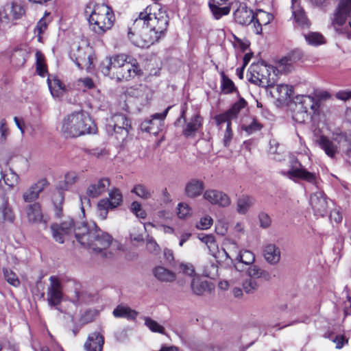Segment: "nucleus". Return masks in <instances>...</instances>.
I'll list each match as a JSON object with an SVG mask.
<instances>
[{"label": "nucleus", "instance_id": "obj_1", "mask_svg": "<svg viewBox=\"0 0 351 351\" xmlns=\"http://www.w3.org/2000/svg\"><path fill=\"white\" fill-rule=\"evenodd\" d=\"M75 238L82 245L90 248L101 258L112 257L119 246L110 234L97 229L95 224L88 226L82 223V227L75 230Z\"/></svg>", "mask_w": 351, "mask_h": 351}, {"label": "nucleus", "instance_id": "obj_2", "mask_svg": "<svg viewBox=\"0 0 351 351\" xmlns=\"http://www.w3.org/2000/svg\"><path fill=\"white\" fill-rule=\"evenodd\" d=\"M99 69L105 76L117 82L128 81L143 74L136 60L125 53L107 57Z\"/></svg>", "mask_w": 351, "mask_h": 351}, {"label": "nucleus", "instance_id": "obj_3", "mask_svg": "<svg viewBox=\"0 0 351 351\" xmlns=\"http://www.w3.org/2000/svg\"><path fill=\"white\" fill-rule=\"evenodd\" d=\"M96 132L95 123L88 114L82 110L67 114L61 122L60 132L66 138L95 134Z\"/></svg>", "mask_w": 351, "mask_h": 351}, {"label": "nucleus", "instance_id": "obj_4", "mask_svg": "<svg viewBox=\"0 0 351 351\" xmlns=\"http://www.w3.org/2000/svg\"><path fill=\"white\" fill-rule=\"evenodd\" d=\"M295 61L294 54H289L282 58L278 64V71L284 73L291 72L293 69V63ZM276 69L271 66L257 65L251 73L249 81L262 87H272L277 82L278 75Z\"/></svg>", "mask_w": 351, "mask_h": 351}, {"label": "nucleus", "instance_id": "obj_5", "mask_svg": "<svg viewBox=\"0 0 351 351\" xmlns=\"http://www.w3.org/2000/svg\"><path fill=\"white\" fill-rule=\"evenodd\" d=\"M84 13L90 28L97 34H103L114 24L115 18L113 11L105 4L90 1L86 5Z\"/></svg>", "mask_w": 351, "mask_h": 351}, {"label": "nucleus", "instance_id": "obj_6", "mask_svg": "<svg viewBox=\"0 0 351 351\" xmlns=\"http://www.w3.org/2000/svg\"><path fill=\"white\" fill-rule=\"evenodd\" d=\"M332 25L340 35L351 38V0H340L332 19Z\"/></svg>", "mask_w": 351, "mask_h": 351}, {"label": "nucleus", "instance_id": "obj_7", "mask_svg": "<svg viewBox=\"0 0 351 351\" xmlns=\"http://www.w3.org/2000/svg\"><path fill=\"white\" fill-rule=\"evenodd\" d=\"M136 26L145 25L151 30L161 36L167 29L168 25L167 15L163 12H159L158 14L147 12V8L144 12L139 14L135 20Z\"/></svg>", "mask_w": 351, "mask_h": 351}, {"label": "nucleus", "instance_id": "obj_8", "mask_svg": "<svg viewBox=\"0 0 351 351\" xmlns=\"http://www.w3.org/2000/svg\"><path fill=\"white\" fill-rule=\"evenodd\" d=\"M161 36L150 29L145 25L136 26L135 21L133 26L129 29L128 37L132 43L141 48H147L158 41Z\"/></svg>", "mask_w": 351, "mask_h": 351}, {"label": "nucleus", "instance_id": "obj_9", "mask_svg": "<svg viewBox=\"0 0 351 351\" xmlns=\"http://www.w3.org/2000/svg\"><path fill=\"white\" fill-rule=\"evenodd\" d=\"M347 141L346 134L341 132L334 134L332 140L324 135L319 136L315 143L328 157L335 158L336 154L339 153V147L346 146Z\"/></svg>", "mask_w": 351, "mask_h": 351}, {"label": "nucleus", "instance_id": "obj_10", "mask_svg": "<svg viewBox=\"0 0 351 351\" xmlns=\"http://www.w3.org/2000/svg\"><path fill=\"white\" fill-rule=\"evenodd\" d=\"M80 227H82V224L80 226L77 225L71 217H67L60 224L53 223L51 226V230L53 238L55 241L60 243H64V241L69 237L73 232L75 236V230Z\"/></svg>", "mask_w": 351, "mask_h": 351}, {"label": "nucleus", "instance_id": "obj_11", "mask_svg": "<svg viewBox=\"0 0 351 351\" xmlns=\"http://www.w3.org/2000/svg\"><path fill=\"white\" fill-rule=\"evenodd\" d=\"M131 128L130 121L123 114H116L108 121L106 130L108 133L114 132L126 136Z\"/></svg>", "mask_w": 351, "mask_h": 351}, {"label": "nucleus", "instance_id": "obj_12", "mask_svg": "<svg viewBox=\"0 0 351 351\" xmlns=\"http://www.w3.org/2000/svg\"><path fill=\"white\" fill-rule=\"evenodd\" d=\"M122 202V195L119 190L115 189L109 193V198L101 199L97 204L99 216L103 219H106L108 210L112 209L119 206Z\"/></svg>", "mask_w": 351, "mask_h": 351}, {"label": "nucleus", "instance_id": "obj_13", "mask_svg": "<svg viewBox=\"0 0 351 351\" xmlns=\"http://www.w3.org/2000/svg\"><path fill=\"white\" fill-rule=\"evenodd\" d=\"M49 281L50 285L47 291V302L49 306H56L62 302L63 298L62 286L56 276H51Z\"/></svg>", "mask_w": 351, "mask_h": 351}, {"label": "nucleus", "instance_id": "obj_14", "mask_svg": "<svg viewBox=\"0 0 351 351\" xmlns=\"http://www.w3.org/2000/svg\"><path fill=\"white\" fill-rule=\"evenodd\" d=\"M73 285V291H69V300L75 306H81L90 303L93 296L87 291L81 290L80 283L75 280L69 282Z\"/></svg>", "mask_w": 351, "mask_h": 351}, {"label": "nucleus", "instance_id": "obj_15", "mask_svg": "<svg viewBox=\"0 0 351 351\" xmlns=\"http://www.w3.org/2000/svg\"><path fill=\"white\" fill-rule=\"evenodd\" d=\"M203 197L213 205L226 208L231 204L230 197L221 191L217 189H207L204 192Z\"/></svg>", "mask_w": 351, "mask_h": 351}, {"label": "nucleus", "instance_id": "obj_16", "mask_svg": "<svg viewBox=\"0 0 351 351\" xmlns=\"http://www.w3.org/2000/svg\"><path fill=\"white\" fill-rule=\"evenodd\" d=\"M310 204L315 215L324 217L327 213L328 203L323 192L313 193L310 197Z\"/></svg>", "mask_w": 351, "mask_h": 351}, {"label": "nucleus", "instance_id": "obj_17", "mask_svg": "<svg viewBox=\"0 0 351 351\" xmlns=\"http://www.w3.org/2000/svg\"><path fill=\"white\" fill-rule=\"evenodd\" d=\"M49 185L46 178H42L37 182L31 185L23 194V199L25 202L30 203L36 201L40 193Z\"/></svg>", "mask_w": 351, "mask_h": 351}, {"label": "nucleus", "instance_id": "obj_18", "mask_svg": "<svg viewBox=\"0 0 351 351\" xmlns=\"http://www.w3.org/2000/svg\"><path fill=\"white\" fill-rule=\"evenodd\" d=\"M239 5L234 12V19L235 21L242 25H247L254 21V14L251 9H249L246 5L241 1Z\"/></svg>", "mask_w": 351, "mask_h": 351}, {"label": "nucleus", "instance_id": "obj_19", "mask_svg": "<svg viewBox=\"0 0 351 351\" xmlns=\"http://www.w3.org/2000/svg\"><path fill=\"white\" fill-rule=\"evenodd\" d=\"M286 174L289 179L298 178L317 186V175L307 171L302 167L289 170Z\"/></svg>", "mask_w": 351, "mask_h": 351}, {"label": "nucleus", "instance_id": "obj_20", "mask_svg": "<svg viewBox=\"0 0 351 351\" xmlns=\"http://www.w3.org/2000/svg\"><path fill=\"white\" fill-rule=\"evenodd\" d=\"M292 15L295 23L302 28L309 26V21L305 14L304 9L300 5V0H291Z\"/></svg>", "mask_w": 351, "mask_h": 351}, {"label": "nucleus", "instance_id": "obj_21", "mask_svg": "<svg viewBox=\"0 0 351 351\" xmlns=\"http://www.w3.org/2000/svg\"><path fill=\"white\" fill-rule=\"evenodd\" d=\"M204 189V182L197 178H193L186 182L184 193L189 198H195L202 194Z\"/></svg>", "mask_w": 351, "mask_h": 351}, {"label": "nucleus", "instance_id": "obj_22", "mask_svg": "<svg viewBox=\"0 0 351 351\" xmlns=\"http://www.w3.org/2000/svg\"><path fill=\"white\" fill-rule=\"evenodd\" d=\"M203 118L199 114H194L186 123L182 131L183 135L186 137H194L196 132L202 127Z\"/></svg>", "mask_w": 351, "mask_h": 351}, {"label": "nucleus", "instance_id": "obj_23", "mask_svg": "<svg viewBox=\"0 0 351 351\" xmlns=\"http://www.w3.org/2000/svg\"><path fill=\"white\" fill-rule=\"evenodd\" d=\"M109 185L110 180L108 178H101L88 186L86 195L88 197H97L107 190Z\"/></svg>", "mask_w": 351, "mask_h": 351}, {"label": "nucleus", "instance_id": "obj_24", "mask_svg": "<svg viewBox=\"0 0 351 351\" xmlns=\"http://www.w3.org/2000/svg\"><path fill=\"white\" fill-rule=\"evenodd\" d=\"M104 338L99 332H94L89 335L84 343L86 351H102Z\"/></svg>", "mask_w": 351, "mask_h": 351}, {"label": "nucleus", "instance_id": "obj_25", "mask_svg": "<svg viewBox=\"0 0 351 351\" xmlns=\"http://www.w3.org/2000/svg\"><path fill=\"white\" fill-rule=\"evenodd\" d=\"M298 102L297 108L304 110L308 112L309 109L313 110L314 112L317 111L319 107V101L316 100L313 96L302 95L296 97Z\"/></svg>", "mask_w": 351, "mask_h": 351}, {"label": "nucleus", "instance_id": "obj_26", "mask_svg": "<svg viewBox=\"0 0 351 351\" xmlns=\"http://www.w3.org/2000/svg\"><path fill=\"white\" fill-rule=\"evenodd\" d=\"M273 19V16L263 10H259L254 14V32L256 34L262 33V25L269 24Z\"/></svg>", "mask_w": 351, "mask_h": 351}, {"label": "nucleus", "instance_id": "obj_27", "mask_svg": "<svg viewBox=\"0 0 351 351\" xmlns=\"http://www.w3.org/2000/svg\"><path fill=\"white\" fill-rule=\"evenodd\" d=\"M15 220V215L8 198H4L0 205V223H12Z\"/></svg>", "mask_w": 351, "mask_h": 351}, {"label": "nucleus", "instance_id": "obj_28", "mask_svg": "<svg viewBox=\"0 0 351 351\" xmlns=\"http://www.w3.org/2000/svg\"><path fill=\"white\" fill-rule=\"evenodd\" d=\"M263 256L268 263L276 265L280 261V250L275 244H267L264 247Z\"/></svg>", "mask_w": 351, "mask_h": 351}, {"label": "nucleus", "instance_id": "obj_29", "mask_svg": "<svg viewBox=\"0 0 351 351\" xmlns=\"http://www.w3.org/2000/svg\"><path fill=\"white\" fill-rule=\"evenodd\" d=\"M70 57L76 66L80 69H82L86 66L90 65L92 63L90 56L86 55L84 51L80 47L77 48L76 53H71Z\"/></svg>", "mask_w": 351, "mask_h": 351}, {"label": "nucleus", "instance_id": "obj_30", "mask_svg": "<svg viewBox=\"0 0 351 351\" xmlns=\"http://www.w3.org/2000/svg\"><path fill=\"white\" fill-rule=\"evenodd\" d=\"M26 214L29 223H38L43 219V214L39 203L35 202L28 205L26 208Z\"/></svg>", "mask_w": 351, "mask_h": 351}, {"label": "nucleus", "instance_id": "obj_31", "mask_svg": "<svg viewBox=\"0 0 351 351\" xmlns=\"http://www.w3.org/2000/svg\"><path fill=\"white\" fill-rule=\"evenodd\" d=\"M116 318H125L128 320H134L138 313L127 306L118 305L112 312Z\"/></svg>", "mask_w": 351, "mask_h": 351}, {"label": "nucleus", "instance_id": "obj_32", "mask_svg": "<svg viewBox=\"0 0 351 351\" xmlns=\"http://www.w3.org/2000/svg\"><path fill=\"white\" fill-rule=\"evenodd\" d=\"M153 274L155 278L161 282H170L176 279L175 273L161 266L156 267Z\"/></svg>", "mask_w": 351, "mask_h": 351}, {"label": "nucleus", "instance_id": "obj_33", "mask_svg": "<svg viewBox=\"0 0 351 351\" xmlns=\"http://www.w3.org/2000/svg\"><path fill=\"white\" fill-rule=\"evenodd\" d=\"M199 239L206 245L211 255L215 258H218L220 255V251L218 250V245L214 236L212 234H205L199 236Z\"/></svg>", "mask_w": 351, "mask_h": 351}, {"label": "nucleus", "instance_id": "obj_34", "mask_svg": "<svg viewBox=\"0 0 351 351\" xmlns=\"http://www.w3.org/2000/svg\"><path fill=\"white\" fill-rule=\"evenodd\" d=\"M246 272L249 278L254 279L256 281L258 279L268 280L270 278V275L267 271L256 265L248 267Z\"/></svg>", "mask_w": 351, "mask_h": 351}, {"label": "nucleus", "instance_id": "obj_35", "mask_svg": "<svg viewBox=\"0 0 351 351\" xmlns=\"http://www.w3.org/2000/svg\"><path fill=\"white\" fill-rule=\"evenodd\" d=\"M253 204V197L245 195H241L237 201V211L241 215H245Z\"/></svg>", "mask_w": 351, "mask_h": 351}, {"label": "nucleus", "instance_id": "obj_36", "mask_svg": "<svg viewBox=\"0 0 351 351\" xmlns=\"http://www.w3.org/2000/svg\"><path fill=\"white\" fill-rule=\"evenodd\" d=\"M77 180V176L75 172H68L64 175L63 181L58 183L57 188L61 191H66L71 187Z\"/></svg>", "mask_w": 351, "mask_h": 351}, {"label": "nucleus", "instance_id": "obj_37", "mask_svg": "<svg viewBox=\"0 0 351 351\" xmlns=\"http://www.w3.org/2000/svg\"><path fill=\"white\" fill-rule=\"evenodd\" d=\"M47 84L50 92L53 97H58L62 95L64 92V86L60 80L56 78L50 80L48 78Z\"/></svg>", "mask_w": 351, "mask_h": 351}, {"label": "nucleus", "instance_id": "obj_38", "mask_svg": "<svg viewBox=\"0 0 351 351\" xmlns=\"http://www.w3.org/2000/svg\"><path fill=\"white\" fill-rule=\"evenodd\" d=\"M308 45L318 46L325 43L324 37L319 32H311L304 35Z\"/></svg>", "mask_w": 351, "mask_h": 351}, {"label": "nucleus", "instance_id": "obj_39", "mask_svg": "<svg viewBox=\"0 0 351 351\" xmlns=\"http://www.w3.org/2000/svg\"><path fill=\"white\" fill-rule=\"evenodd\" d=\"M3 278L6 282L14 287H19L21 285L20 280L17 275L8 268H3L2 269Z\"/></svg>", "mask_w": 351, "mask_h": 351}, {"label": "nucleus", "instance_id": "obj_40", "mask_svg": "<svg viewBox=\"0 0 351 351\" xmlns=\"http://www.w3.org/2000/svg\"><path fill=\"white\" fill-rule=\"evenodd\" d=\"M202 274L209 278H216L219 276L217 264L213 262L206 263L203 266Z\"/></svg>", "mask_w": 351, "mask_h": 351}, {"label": "nucleus", "instance_id": "obj_41", "mask_svg": "<svg viewBox=\"0 0 351 351\" xmlns=\"http://www.w3.org/2000/svg\"><path fill=\"white\" fill-rule=\"evenodd\" d=\"M208 288L206 281L202 280L198 278H193L191 282V289L196 295H201Z\"/></svg>", "mask_w": 351, "mask_h": 351}, {"label": "nucleus", "instance_id": "obj_42", "mask_svg": "<svg viewBox=\"0 0 351 351\" xmlns=\"http://www.w3.org/2000/svg\"><path fill=\"white\" fill-rule=\"evenodd\" d=\"M131 191L142 199H147L152 197V192L141 184L135 185Z\"/></svg>", "mask_w": 351, "mask_h": 351}, {"label": "nucleus", "instance_id": "obj_43", "mask_svg": "<svg viewBox=\"0 0 351 351\" xmlns=\"http://www.w3.org/2000/svg\"><path fill=\"white\" fill-rule=\"evenodd\" d=\"M237 259L239 263H243L244 265L250 267V265H254L253 263L255 260V256L251 251L243 250L239 253Z\"/></svg>", "mask_w": 351, "mask_h": 351}, {"label": "nucleus", "instance_id": "obj_44", "mask_svg": "<svg viewBox=\"0 0 351 351\" xmlns=\"http://www.w3.org/2000/svg\"><path fill=\"white\" fill-rule=\"evenodd\" d=\"M36 72L39 75L44 77L45 74L47 73L46 64L45 63V57L40 51H36Z\"/></svg>", "mask_w": 351, "mask_h": 351}, {"label": "nucleus", "instance_id": "obj_45", "mask_svg": "<svg viewBox=\"0 0 351 351\" xmlns=\"http://www.w3.org/2000/svg\"><path fill=\"white\" fill-rule=\"evenodd\" d=\"M263 127V125L256 119L252 118L249 124H245L242 126V129L245 131L248 135H250L260 131Z\"/></svg>", "mask_w": 351, "mask_h": 351}, {"label": "nucleus", "instance_id": "obj_46", "mask_svg": "<svg viewBox=\"0 0 351 351\" xmlns=\"http://www.w3.org/2000/svg\"><path fill=\"white\" fill-rule=\"evenodd\" d=\"M145 325L154 332H158L160 334H165V328L163 326L160 325L158 322L151 319L150 317H146L144 318Z\"/></svg>", "mask_w": 351, "mask_h": 351}, {"label": "nucleus", "instance_id": "obj_47", "mask_svg": "<svg viewBox=\"0 0 351 351\" xmlns=\"http://www.w3.org/2000/svg\"><path fill=\"white\" fill-rule=\"evenodd\" d=\"M247 103L243 98H241L237 102L234 103L230 109H229L227 112L232 117V119H235L237 117V114L240 112V110L244 108L246 106Z\"/></svg>", "mask_w": 351, "mask_h": 351}, {"label": "nucleus", "instance_id": "obj_48", "mask_svg": "<svg viewBox=\"0 0 351 351\" xmlns=\"http://www.w3.org/2000/svg\"><path fill=\"white\" fill-rule=\"evenodd\" d=\"M243 289L247 293H254L258 287V283L257 281L252 278L245 279L243 282Z\"/></svg>", "mask_w": 351, "mask_h": 351}, {"label": "nucleus", "instance_id": "obj_49", "mask_svg": "<svg viewBox=\"0 0 351 351\" xmlns=\"http://www.w3.org/2000/svg\"><path fill=\"white\" fill-rule=\"evenodd\" d=\"M221 88L225 93H230L235 88L233 82L224 73L221 74Z\"/></svg>", "mask_w": 351, "mask_h": 351}, {"label": "nucleus", "instance_id": "obj_50", "mask_svg": "<svg viewBox=\"0 0 351 351\" xmlns=\"http://www.w3.org/2000/svg\"><path fill=\"white\" fill-rule=\"evenodd\" d=\"M131 211L138 218L145 219L147 216L146 212L142 208L141 204L134 202L131 204Z\"/></svg>", "mask_w": 351, "mask_h": 351}, {"label": "nucleus", "instance_id": "obj_51", "mask_svg": "<svg viewBox=\"0 0 351 351\" xmlns=\"http://www.w3.org/2000/svg\"><path fill=\"white\" fill-rule=\"evenodd\" d=\"M308 118L309 114L308 112L304 110H300V108H298V110L293 114V119L299 123H304Z\"/></svg>", "mask_w": 351, "mask_h": 351}, {"label": "nucleus", "instance_id": "obj_52", "mask_svg": "<svg viewBox=\"0 0 351 351\" xmlns=\"http://www.w3.org/2000/svg\"><path fill=\"white\" fill-rule=\"evenodd\" d=\"M191 215V208L187 204L180 203L178 205V216L180 219H185Z\"/></svg>", "mask_w": 351, "mask_h": 351}, {"label": "nucleus", "instance_id": "obj_53", "mask_svg": "<svg viewBox=\"0 0 351 351\" xmlns=\"http://www.w3.org/2000/svg\"><path fill=\"white\" fill-rule=\"evenodd\" d=\"M215 119L218 126L224 123H226V126L228 125V123H230V126H231V121L233 119L226 111L224 113L216 115Z\"/></svg>", "mask_w": 351, "mask_h": 351}, {"label": "nucleus", "instance_id": "obj_54", "mask_svg": "<svg viewBox=\"0 0 351 351\" xmlns=\"http://www.w3.org/2000/svg\"><path fill=\"white\" fill-rule=\"evenodd\" d=\"M276 90L279 93V96L282 97H290L291 95V87L287 84H279L276 86Z\"/></svg>", "mask_w": 351, "mask_h": 351}, {"label": "nucleus", "instance_id": "obj_55", "mask_svg": "<svg viewBox=\"0 0 351 351\" xmlns=\"http://www.w3.org/2000/svg\"><path fill=\"white\" fill-rule=\"evenodd\" d=\"M178 269L180 272H182L184 274L189 276H192L195 273L194 267L190 263H180L179 265Z\"/></svg>", "mask_w": 351, "mask_h": 351}, {"label": "nucleus", "instance_id": "obj_56", "mask_svg": "<svg viewBox=\"0 0 351 351\" xmlns=\"http://www.w3.org/2000/svg\"><path fill=\"white\" fill-rule=\"evenodd\" d=\"M213 223V219L209 216L201 218L199 222L197 224V228L202 230H206L210 227Z\"/></svg>", "mask_w": 351, "mask_h": 351}, {"label": "nucleus", "instance_id": "obj_57", "mask_svg": "<svg viewBox=\"0 0 351 351\" xmlns=\"http://www.w3.org/2000/svg\"><path fill=\"white\" fill-rule=\"evenodd\" d=\"M95 315L96 313L94 311L88 310L81 316L80 322L82 324L89 323L94 319Z\"/></svg>", "mask_w": 351, "mask_h": 351}, {"label": "nucleus", "instance_id": "obj_58", "mask_svg": "<svg viewBox=\"0 0 351 351\" xmlns=\"http://www.w3.org/2000/svg\"><path fill=\"white\" fill-rule=\"evenodd\" d=\"M258 219L261 227L267 228L270 226L271 221L269 216L267 213L264 212L261 213L258 215Z\"/></svg>", "mask_w": 351, "mask_h": 351}, {"label": "nucleus", "instance_id": "obj_59", "mask_svg": "<svg viewBox=\"0 0 351 351\" xmlns=\"http://www.w3.org/2000/svg\"><path fill=\"white\" fill-rule=\"evenodd\" d=\"M12 11L15 19H19L25 14L24 8L17 3L12 4Z\"/></svg>", "mask_w": 351, "mask_h": 351}, {"label": "nucleus", "instance_id": "obj_60", "mask_svg": "<svg viewBox=\"0 0 351 351\" xmlns=\"http://www.w3.org/2000/svg\"><path fill=\"white\" fill-rule=\"evenodd\" d=\"M232 138V132L231 129V126H230V123L226 126V129L223 136V144L226 147L229 146L231 139Z\"/></svg>", "mask_w": 351, "mask_h": 351}, {"label": "nucleus", "instance_id": "obj_61", "mask_svg": "<svg viewBox=\"0 0 351 351\" xmlns=\"http://www.w3.org/2000/svg\"><path fill=\"white\" fill-rule=\"evenodd\" d=\"M147 250L151 252H157L159 250V246L152 238L147 239L146 244Z\"/></svg>", "mask_w": 351, "mask_h": 351}, {"label": "nucleus", "instance_id": "obj_62", "mask_svg": "<svg viewBox=\"0 0 351 351\" xmlns=\"http://www.w3.org/2000/svg\"><path fill=\"white\" fill-rule=\"evenodd\" d=\"M152 125H153V121L152 119L146 120L141 123V128L142 130L149 132V133H156V132H154L153 130Z\"/></svg>", "mask_w": 351, "mask_h": 351}, {"label": "nucleus", "instance_id": "obj_63", "mask_svg": "<svg viewBox=\"0 0 351 351\" xmlns=\"http://www.w3.org/2000/svg\"><path fill=\"white\" fill-rule=\"evenodd\" d=\"M338 99L346 101L351 98V90H340L336 93Z\"/></svg>", "mask_w": 351, "mask_h": 351}, {"label": "nucleus", "instance_id": "obj_64", "mask_svg": "<svg viewBox=\"0 0 351 351\" xmlns=\"http://www.w3.org/2000/svg\"><path fill=\"white\" fill-rule=\"evenodd\" d=\"M79 82L81 83L84 88L86 89H91L94 87V82L92 79L89 77L80 79Z\"/></svg>", "mask_w": 351, "mask_h": 351}]
</instances>
